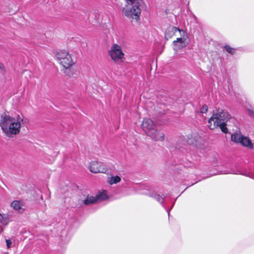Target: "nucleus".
<instances>
[{
  "label": "nucleus",
  "mask_w": 254,
  "mask_h": 254,
  "mask_svg": "<svg viewBox=\"0 0 254 254\" xmlns=\"http://www.w3.org/2000/svg\"><path fill=\"white\" fill-rule=\"evenodd\" d=\"M22 123L23 118L20 116L11 117L4 115L1 116L0 127L6 135L10 136L19 133Z\"/></svg>",
  "instance_id": "obj_1"
},
{
  "label": "nucleus",
  "mask_w": 254,
  "mask_h": 254,
  "mask_svg": "<svg viewBox=\"0 0 254 254\" xmlns=\"http://www.w3.org/2000/svg\"><path fill=\"white\" fill-rule=\"evenodd\" d=\"M230 118L228 112L223 109H219L216 113L209 119L208 126L210 129H214L219 127L224 133H227V128L226 122Z\"/></svg>",
  "instance_id": "obj_2"
},
{
  "label": "nucleus",
  "mask_w": 254,
  "mask_h": 254,
  "mask_svg": "<svg viewBox=\"0 0 254 254\" xmlns=\"http://www.w3.org/2000/svg\"><path fill=\"white\" fill-rule=\"evenodd\" d=\"M140 126L144 133L151 139L155 141H163L164 140L163 132L157 128L156 123L150 119H143Z\"/></svg>",
  "instance_id": "obj_3"
},
{
  "label": "nucleus",
  "mask_w": 254,
  "mask_h": 254,
  "mask_svg": "<svg viewBox=\"0 0 254 254\" xmlns=\"http://www.w3.org/2000/svg\"><path fill=\"white\" fill-rule=\"evenodd\" d=\"M127 4L132 5H126L122 9V14L128 19L138 22L141 14L140 8L143 0H125Z\"/></svg>",
  "instance_id": "obj_4"
},
{
  "label": "nucleus",
  "mask_w": 254,
  "mask_h": 254,
  "mask_svg": "<svg viewBox=\"0 0 254 254\" xmlns=\"http://www.w3.org/2000/svg\"><path fill=\"white\" fill-rule=\"evenodd\" d=\"M55 57L63 70L69 69L76 62L74 56L66 49L57 50L55 53Z\"/></svg>",
  "instance_id": "obj_5"
},
{
  "label": "nucleus",
  "mask_w": 254,
  "mask_h": 254,
  "mask_svg": "<svg viewBox=\"0 0 254 254\" xmlns=\"http://www.w3.org/2000/svg\"><path fill=\"white\" fill-rule=\"evenodd\" d=\"M109 55L112 60L116 63L122 62L124 58L123 53L120 46L117 44H114L109 51Z\"/></svg>",
  "instance_id": "obj_6"
},
{
  "label": "nucleus",
  "mask_w": 254,
  "mask_h": 254,
  "mask_svg": "<svg viewBox=\"0 0 254 254\" xmlns=\"http://www.w3.org/2000/svg\"><path fill=\"white\" fill-rule=\"evenodd\" d=\"M231 140L233 142L236 143H240L243 146L249 149H252L254 147L253 144L251 139L240 133H236L232 134Z\"/></svg>",
  "instance_id": "obj_7"
},
{
  "label": "nucleus",
  "mask_w": 254,
  "mask_h": 254,
  "mask_svg": "<svg viewBox=\"0 0 254 254\" xmlns=\"http://www.w3.org/2000/svg\"><path fill=\"white\" fill-rule=\"evenodd\" d=\"M89 170L93 173H104L108 172L107 168L102 162L97 161H92L89 166Z\"/></svg>",
  "instance_id": "obj_8"
},
{
  "label": "nucleus",
  "mask_w": 254,
  "mask_h": 254,
  "mask_svg": "<svg viewBox=\"0 0 254 254\" xmlns=\"http://www.w3.org/2000/svg\"><path fill=\"white\" fill-rule=\"evenodd\" d=\"M189 43V38L183 37V38H176V39L173 42V48L174 51L177 52L185 48Z\"/></svg>",
  "instance_id": "obj_9"
},
{
  "label": "nucleus",
  "mask_w": 254,
  "mask_h": 254,
  "mask_svg": "<svg viewBox=\"0 0 254 254\" xmlns=\"http://www.w3.org/2000/svg\"><path fill=\"white\" fill-rule=\"evenodd\" d=\"M10 206L20 213H23L25 210V204L23 201L14 200L11 203Z\"/></svg>",
  "instance_id": "obj_10"
},
{
  "label": "nucleus",
  "mask_w": 254,
  "mask_h": 254,
  "mask_svg": "<svg viewBox=\"0 0 254 254\" xmlns=\"http://www.w3.org/2000/svg\"><path fill=\"white\" fill-rule=\"evenodd\" d=\"M178 28L173 26H169L168 27L165 33V38L167 40H168L173 37H175L176 34V32L178 31Z\"/></svg>",
  "instance_id": "obj_11"
},
{
  "label": "nucleus",
  "mask_w": 254,
  "mask_h": 254,
  "mask_svg": "<svg viewBox=\"0 0 254 254\" xmlns=\"http://www.w3.org/2000/svg\"><path fill=\"white\" fill-rule=\"evenodd\" d=\"M95 197L96 198H97V202L106 200L108 198L107 192L106 190H103L99 192Z\"/></svg>",
  "instance_id": "obj_12"
},
{
  "label": "nucleus",
  "mask_w": 254,
  "mask_h": 254,
  "mask_svg": "<svg viewBox=\"0 0 254 254\" xmlns=\"http://www.w3.org/2000/svg\"><path fill=\"white\" fill-rule=\"evenodd\" d=\"M121 180V178L119 176H112L108 180V183L110 185L117 184Z\"/></svg>",
  "instance_id": "obj_13"
},
{
  "label": "nucleus",
  "mask_w": 254,
  "mask_h": 254,
  "mask_svg": "<svg viewBox=\"0 0 254 254\" xmlns=\"http://www.w3.org/2000/svg\"><path fill=\"white\" fill-rule=\"evenodd\" d=\"M97 202V198L95 196H87V198L83 201V203L86 205H90L93 203Z\"/></svg>",
  "instance_id": "obj_14"
},
{
  "label": "nucleus",
  "mask_w": 254,
  "mask_h": 254,
  "mask_svg": "<svg viewBox=\"0 0 254 254\" xmlns=\"http://www.w3.org/2000/svg\"><path fill=\"white\" fill-rule=\"evenodd\" d=\"M175 37H176V38H183V37L189 38L188 33L185 31L180 29H178V31L176 32V34Z\"/></svg>",
  "instance_id": "obj_15"
},
{
  "label": "nucleus",
  "mask_w": 254,
  "mask_h": 254,
  "mask_svg": "<svg viewBox=\"0 0 254 254\" xmlns=\"http://www.w3.org/2000/svg\"><path fill=\"white\" fill-rule=\"evenodd\" d=\"M224 49L227 52L230 53L231 55H234L236 53V49L232 47L230 45H226L224 46Z\"/></svg>",
  "instance_id": "obj_16"
},
{
  "label": "nucleus",
  "mask_w": 254,
  "mask_h": 254,
  "mask_svg": "<svg viewBox=\"0 0 254 254\" xmlns=\"http://www.w3.org/2000/svg\"><path fill=\"white\" fill-rule=\"evenodd\" d=\"M208 111V107L206 105H203L200 109V112L201 113H206Z\"/></svg>",
  "instance_id": "obj_17"
},
{
  "label": "nucleus",
  "mask_w": 254,
  "mask_h": 254,
  "mask_svg": "<svg viewBox=\"0 0 254 254\" xmlns=\"http://www.w3.org/2000/svg\"><path fill=\"white\" fill-rule=\"evenodd\" d=\"M155 199H156L158 202H160V203H162V202L163 200V197H162L161 196H160V195H159L157 194V195H155Z\"/></svg>",
  "instance_id": "obj_18"
},
{
  "label": "nucleus",
  "mask_w": 254,
  "mask_h": 254,
  "mask_svg": "<svg viewBox=\"0 0 254 254\" xmlns=\"http://www.w3.org/2000/svg\"><path fill=\"white\" fill-rule=\"evenodd\" d=\"M6 243V246L8 249L10 248L11 246V241L9 239H6L5 240Z\"/></svg>",
  "instance_id": "obj_19"
},
{
  "label": "nucleus",
  "mask_w": 254,
  "mask_h": 254,
  "mask_svg": "<svg viewBox=\"0 0 254 254\" xmlns=\"http://www.w3.org/2000/svg\"><path fill=\"white\" fill-rule=\"evenodd\" d=\"M4 69V65L0 63V69L1 70V71H3Z\"/></svg>",
  "instance_id": "obj_20"
},
{
  "label": "nucleus",
  "mask_w": 254,
  "mask_h": 254,
  "mask_svg": "<svg viewBox=\"0 0 254 254\" xmlns=\"http://www.w3.org/2000/svg\"><path fill=\"white\" fill-rule=\"evenodd\" d=\"M188 143H189L190 144H194V142L191 140V139L190 138H189L188 140Z\"/></svg>",
  "instance_id": "obj_21"
},
{
  "label": "nucleus",
  "mask_w": 254,
  "mask_h": 254,
  "mask_svg": "<svg viewBox=\"0 0 254 254\" xmlns=\"http://www.w3.org/2000/svg\"><path fill=\"white\" fill-rule=\"evenodd\" d=\"M247 176L253 179H254V175H246Z\"/></svg>",
  "instance_id": "obj_22"
},
{
  "label": "nucleus",
  "mask_w": 254,
  "mask_h": 254,
  "mask_svg": "<svg viewBox=\"0 0 254 254\" xmlns=\"http://www.w3.org/2000/svg\"><path fill=\"white\" fill-rule=\"evenodd\" d=\"M3 219L2 215L0 213V222L1 221L2 219Z\"/></svg>",
  "instance_id": "obj_23"
},
{
  "label": "nucleus",
  "mask_w": 254,
  "mask_h": 254,
  "mask_svg": "<svg viewBox=\"0 0 254 254\" xmlns=\"http://www.w3.org/2000/svg\"><path fill=\"white\" fill-rule=\"evenodd\" d=\"M3 231V229H2V227H0V233H1Z\"/></svg>",
  "instance_id": "obj_24"
},
{
  "label": "nucleus",
  "mask_w": 254,
  "mask_h": 254,
  "mask_svg": "<svg viewBox=\"0 0 254 254\" xmlns=\"http://www.w3.org/2000/svg\"><path fill=\"white\" fill-rule=\"evenodd\" d=\"M253 117H254V114H253Z\"/></svg>",
  "instance_id": "obj_25"
}]
</instances>
